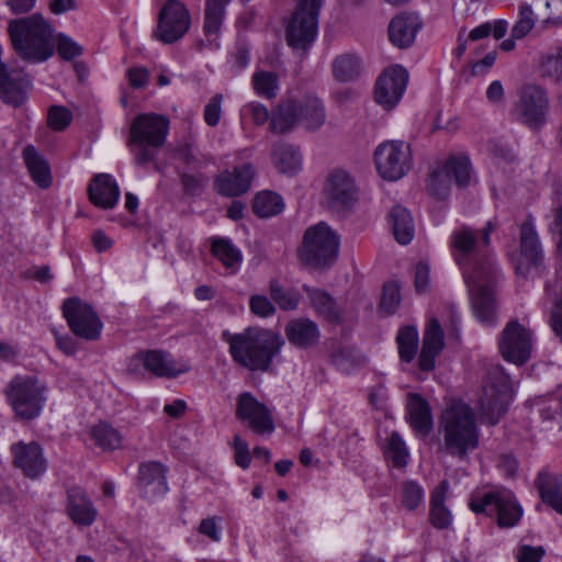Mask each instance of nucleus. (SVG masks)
I'll return each instance as SVG.
<instances>
[{
	"mask_svg": "<svg viewBox=\"0 0 562 562\" xmlns=\"http://www.w3.org/2000/svg\"><path fill=\"white\" fill-rule=\"evenodd\" d=\"M438 431L441 436L439 451L460 461L468 460L479 447L480 429L474 409L461 400L451 401L442 411Z\"/></svg>",
	"mask_w": 562,
	"mask_h": 562,
	"instance_id": "obj_2",
	"label": "nucleus"
},
{
	"mask_svg": "<svg viewBox=\"0 0 562 562\" xmlns=\"http://www.w3.org/2000/svg\"><path fill=\"white\" fill-rule=\"evenodd\" d=\"M449 483L447 480L441 481L430 494V524L437 529H446L452 522V515L445 505Z\"/></svg>",
	"mask_w": 562,
	"mask_h": 562,
	"instance_id": "obj_35",
	"label": "nucleus"
},
{
	"mask_svg": "<svg viewBox=\"0 0 562 562\" xmlns=\"http://www.w3.org/2000/svg\"><path fill=\"white\" fill-rule=\"evenodd\" d=\"M536 486L542 502L562 515V476L540 472L536 480Z\"/></svg>",
	"mask_w": 562,
	"mask_h": 562,
	"instance_id": "obj_37",
	"label": "nucleus"
},
{
	"mask_svg": "<svg viewBox=\"0 0 562 562\" xmlns=\"http://www.w3.org/2000/svg\"><path fill=\"white\" fill-rule=\"evenodd\" d=\"M56 49L59 56L65 60L74 59L82 53V47L65 34L58 35Z\"/></svg>",
	"mask_w": 562,
	"mask_h": 562,
	"instance_id": "obj_55",
	"label": "nucleus"
},
{
	"mask_svg": "<svg viewBox=\"0 0 562 562\" xmlns=\"http://www.w3.org/2000/svg\"><path fill=\"white\" fill-rule=\"evenodd\" d=\"M398 355L401 360L411 362L418 348V331L413 326H405L400 329L396 337Z\"/></svg>",
	"mask_w": 562,
	"mask_h": 562,
	"instance_id": "obj_44",
	"label": "nucleus"
},
{
	"mask_svg": "<svg viewBox=\"0 0 562 562\" xmlns=\"http://www.w3.org/2000/svg\"><path fill=\"white\" fill-rule=\"evenodd\" d=\"M424 490L416 482L404 483L402 491V503L408 510H414L424 503Z\"/></svg>",
	"mask_w": 562,
	"mask_h": 562,
	"instance_id": "obj_51",
	"label": "nucleus"
},
{
	"mask_svg": "<svg viewBox=\"0 0 562 562\" xmlns=\"http://www.w3.org/2000/svg\"><path fill=\"white\" fill-rule=\"evenodd\" d=\"M408 82V72L400 65L386 68L378 78L374 100L386 110L393 109L401 100Z\"/></svg>",
	"mask_w": 562,
	"mask_h": 562,
	"instance_id": "obj_19",
	"label": "nucleus"
},
{
	"mask_svg": "<svg viewBox=\"0 0 562 562\" xmlns=\"http://www.w3.org/2000/svg\"><path fill=\"white\" fill-rule=\"evenodd\" d=\"M236 417L258 435H271L274 430L270 409L249 392L238 395Z\"/></svg>",
	"mask_w": 562,
	"mask_h": 562,
	"instance_id": "obj_18",
	"label": "nucleus"
},
{
	"mask_svg": "<svg viewBox=\"0 0 562 562\" xmlns=\"http://www.w3.org/2000/svg\"><path fill=\"white\" fill-rule=\"evenodd\" d=\"M300 108V124L306 131H318L325 123L326 110L323 101L315 95H306L297 100Z\"/></svg>",
	"mask_w": 562,
	"mask_h": 562,
	"instance_id": "obj_36",
	"label": "nucleus"
},
{
	"mask_svg": "<svg viewBox=\"0 0 562 562\" xmlns=\"http://www.w3.org/2000/svg\"><path fill=\"white\" fill-rule=\"evenodd\" d=\"M284 203L282 198L270 191L258 193L252 210L260 217H271L282 212Z\"/></svg>",
	"mask_w": 562,
	"mask_h": 562,
	"instance_id": "obj_43",
	"label": "nucleus"
},
{
	"mask_svg": "<svg viewBox=\"0 0 562 562\" xmlns=\"http://www.w3.org/2000/svg\"><path fill=\"white\" fill-rule=\"evenodd\" d=\"M231 0H205L203 33L209 45L218 48L217 38Z\"/></svg>",
	"mask_w": 562,
	"mask_h": 562,
	"instance_id": "obj_29",
	"label": "nucleus"
},
{
	"mask_svg": "<svg viewBox=\"0 0 562 562\" xmlns=\"http://www.w3.org/2000/svg\"><path fill=\"white\" fill-rule=\"evenodd\" d=\"M331 70L337 81L349 82L359 77L361 64L357 56L352 54H341L333 60Z\"/></svg>",
	"mask_w": 562,
	"mask_h": 562,
	"instance_id": "obj_42",
	"label": "nucleus"
},
{
	"mask_svg": "<svg viewBox=\"0 0 562 562\" xmlns=\"http://www.w3.org/2000/svg\"><path fill=\"white\" fill-rule=\"evenodd\" d=\"M142 369L160 378H175L187 370L178 368L171 355L161 350L138 352L132 357L127 364L128 372L140 374Z\"/></svg>",
	"mask_w": 562,
	"mask_h": 562,
	"instance_id": "obj_20",
	"label": "nucleus"
},
{
	"mask_svg": "<svg viewBox=\"0 0 562 562\" xmlns=\"http://www.w3.org/2000/svg\"><path fill=\"white\" fill-rule=\"evenodd\" d=\"M443 346V331L441 325L436 318H432L426 326L423 347L418 359L419 368L423 371H431L435 368L436 358L442 350Z\"/></svg>",
	"mask_w": 562,
	"mask_h": 562,
	"instance_id": "obj_28",
	"label": "nucleus"
},
{
	"mask_svg": "<svg viewBox=\"0 0 562 562\" xmlns=\"http://www.w3.org/2000/svg\"><path fill=\"white\" fill-rule=\"evenodd\" d=\"M415 289L417 292H425L429 286V267L426 262H418L415 266Z\"/></svg>",
	"mask_w": 562,
	"mask_h": 562,
	"instance_id": "obj_61",
	"label": "nucleus"
},
{
	"mask_svg": "<svg viewBox=\"0 0 562 562\" xmlns=\"http://www.w3.org/2000/svg\"><path fill=\"white\" fill-rule=\"evenodd\" d=\"M536 15L529 3L519 4L518 19L512 29L514 38L525 37L535 26Z\"/></svg>",
	"mask_w": 562,
	"mask_h": 562,
	"instance_id": "obj_49",
	"label": "nucleus"
},
{
	"mask_svg": "<svg viewBox=\"0 0 562 562\" xmlns=\"http://www.w3.org/2000/svg\"><path fill=\"white\" fill-rule=\"evenodd\" d=\"M13 465L29 479H38L47 470L43 448L35 441H19L11 446Z\"/></svg>",
	"mask_w": 562,
	"mask_h": 562,
	"instance_id": "obj_21",
	"label": "nucleus"
},
{
	"mask_svg": "<svg viewBox=\"0 0 562 562\" xmlns=\"http://www.w3.org/2000/svg\"><path fill=\"white\" fill-rule=\"evenodd\" d=\"M168 468L157 461L143 462L138 467L137 488L142 497L156 501L164 497L168 491Z\"/></svg>",
	"mask_w": 562,
	"mask_h": 562,
	"instance_id": "obj_22",
	"label": "nucleus"
},
{
	"mask_svg": "<svg viewBox=\"0 0 562 562\" xmlns=\"http://www.w3.org/2000/svg\"><path fill=\"white\" fill-rule=\"evenodd\" d=\"M191 25L186 5L178 0H168L159 11L158 25L154 35L165 44H171L184 36Z\"/></svg>",
	"mask_w": 562,
	"mask_h": 562,
	"instance_id": "obj_16",
	"label": "nucleus"
},
{
	"mask_svg": "<svg viewBox=\"0 0 562 562\" xmlns=\"http://www.w3.org/2000/svg\"><path fill=\"white\" fill-rule=\"evenodd\" d=\"M22 157L35 184L42 189L48 188L52 184V172L43 155L33 145H27L22 151Z\"/></svg>",
	"mask_w": 562,
	"mask_h": 562,
	"instance_id": "obj_34",
	"label": "nucleus"
},
{
	"mask_svg": "<svg viewBox=\"0 0 562 562\" xmlns=\"http://www.w3.org/2000/svg\"><path fill=\"white\" fill-rule=\"evenodd\" d=\"M72 115L71 112L60 105H54L49 109L48 112V125L55 131L65 130L71 122Z\"/></svg>",
	"mask_w": 562,
	"mask_h": 562,
	"instance_id": "obj_54",
	"label": "nucleus"
},
{
	"mask_svg": "<svg viewBox=\"0 0 562 562\" xmlns=\"http://www.w3.org/2000/svg\"><path fill=\"white\" fill-rule=\"evenodd\" d=\"M66 513L75 525L82 527L91 526L98 516V509L92 499L79 486L67 490Z\"/></svg>",
	"mask_w": 562,
	"mask_h": 562,
	"instance_id": "obj_24",
	"label": "nucleus"
},
{
	"mask_svg": "<svg viewBox=\"0 0 562 562\" xmlns=\"http://www.w3.org/2000/svg\"><path fill=\"white\" fill-rule=\"evenodd\" d=\"M385 457L395 468H403L407 463L408 451L405 442L397 432H392L385 447Z\"/></svg>",
	"mask_w": 562,
	"mask_h": 562,
	"instance_id": "obj_48",
	"label": "nucleus"
},
{
	"mask_svg": "<svg viewBox=\"0 0 562 562\" xmlns=\"http://www.w3.org/2000/svg\"><path fill=\"white\" fill-rule=\"evenodd\" d=\"M334 362L340 371L350 374L362 363V359L356 356L351 349L342 348L334 357Z\"/></svg>",
	"mask_w": 562,
	"mask_h": 562,
	"instance_id": "obj_53",
	"label": "nucleus"
},
{
	"mask_svg": "<svg viewBox=\"0 0 562 562\" xmlns=\"http://www.w3.org/2000/svg\"><path fill=\"white\" fill-rule=\"evenodd\" d=\"M222 339L229 345L232 359L250 371H267L284 345L280 335L260 327H248L234 335L225 330Z\"/></svg>",
	"mask_w": 562,
	"mask_h": 562,
	"instance_id": "obj_3",
	"label": "nucleus"
},
{
	"mask_svg": "<svg viewBox=\"0 0 562 562\" xmlns=\"http://www.w3.org/2000/svg\"><path fill=\"white\" fill-rule=\"evenodd\" d=\"M303 290L307 294L310 302L316 313L329 322L340 321V311L337 307L334 299L319 289H314L308 285H303Z\"/></svg>",
	"mask_w": 562,
	"mask_h": 562,
	"instance_id": "obj_40",
	"label": "nucleus"
},
{
	"mask_svg": "<svg viewBox=\"0 0 562 562\" xmlns=\"http://www.w3.org/2000/svg\"><path fill=\"white\" fill-rule=\"evenodd\" d=\"M374 161L376 170L383 179L396 181L411 169V148L401 140L383 142L375 148Z\"/></svg>",
	"mask_w": 562,
	"mask_h": 562,
	"instance_id": "obj_14",
	"label": "nucleus"
},
{
	"mask_svg": "<svg viewBox=\"0 0 562 562\" xmlns=\"http://www.w3.org/2000/svg\"><path fill=\"white\" fill-rule=\"evenodd\" d=\"M422 29V22L416 14L402 13L394 16L389 24V37L398 48H407L413 45L417 32Z\"/></svg>",
	"mask_w": 562,
	"mask_h": 562,
	"instance_id": "obj_27",
	"label": "nucleus"
},
{
	"mask_svg": "<svg viewBox=\"0 0 562 562\" xmlns=\"http://www.w3.org/2000/svg\"><path fill=\"white\" fill-rule=\"evenodd\" d=\"M387 222L398 244L407 245L413 240L415 223L409 210L402 205L393 206L389 212Z\"/></svg>",
	"mask_w": 562,
	"mask_h": 562,
	"instance_id": "obj_33",
	"label": "nucleus"
},
{
	"mask_svg": "<svg viewBox=\"0 0 562 562\" xmlns=\"http://www.w3.org/2000/svg\"><path fill=\"white\" fill-rule=\"evenodd\" d=\"M338 248L339 236L325 222H319L305 231L300 256L306 263L324 268L334 263Z\"/></svg>",
	"mask_w": 562,
	"mask_h": 562,
	"instance_id": "obj_7",
	"label": "nucleus"
},
{
	"mask_svg": "<svg viewBox=\"0 0 562 562\" xmlns=\"http://www.w3.org/2000/svg\"><path fill=\"white\" fill-rule=\"evenodd\" d=\"M200 533L209 537L212 541L217 542L221 539V532L217 527V518L210 517L205 518L200 522L199 526Z\"/></svg>",
	"mask_w": 562,
	"mask_h": 562,
	"instance_id": "obj_63",
	"label": "nucleus"
},
{
	"mask_svg": "<svg viewBox=\"0 0 562 562\" xmlns=\"http://www.w3.org/2000/svg\"><path fill=\"white\" fill-rule=\"evenodd\" d=\"M272 159L276 168L282 173L293 176L301 169V154L292 145L277 144L272 150Z\"/></svg>",
	"mask_w": 562,
	"mask_h": 562,
	"instance_id": "obj_39",
	"label": "nucleus"
},
{
	"mask_svg": "<svg viewBox=\"0 0 562 562\" xmlns=\"http://www.w3.org/2000/svg\"><path fill=\"white\" fill-rule=\"evenodd\" d=\"M550 325L557 337L562 342V299H554V307L551 313Z\"/></svg>",
	"mask_w": 562,
	"mask_h": 562,
	"instance_id": "obj_64",
	"label": "nucleus"
},
{
	"mask_svg": "<svg viewBox=\"0 0 562 562\" xmlns=\"http://www.w3.org/2000/svg\"><path fill=\"white\" fill-rule=\"evenodd\" d=\"M288 340L300 348H310L319 340V329L315 322L308 318H294L285 326Z\"/></svg>",
	"mask_w": 562,
	"mask_h": 562,
	"instance_id": "obj_30",
	"label": "nucleus"
},
{
	"mask_svg": "<svg viewBox=\"0 0 562 562\" xmlns=\"http://www.w3.org/2000/svg\"><path fill=\"white\" fill-rule=\"evenodd\" d=\"M472 167L469 157L451 155L440 169L431 172L427 187L431 195L443 200L449 195L452 181L459 188H465L470 183Z\"/></svg>",
	"mask_w": 562,
	"mask_h": 562,
	"instance_id": "obj_12",
	"label": "nucleus"
},
{
	"mask_svg": "<svg viewBox=\"0 0 562 562\" xmlns=\"http://www.w3.org/2000/svg\"><path fill=\"white\" fill-rule=\"evenodd\" d=\"M90 201L98 207L113 209L120 198V188L115 179L109 173L95 175L88 186Z\"/></svg>",
	"mask_w": 562,
	"mask_h": 562,
	"instance_id": "obj_25",
	"label": "nucleus"
},
{
	"mask_svg": "<svg viewBox=\"0 0 562 562\" xmlns=\"http://www.w3.org/2000/svg\"><path fill=\"white\" fill-rule=\"evenodd\" d=\"M63 315L71 331L83 339L100 337L103 324L91 305L79 297H69L63 303Z\"/></svg>",
	"mask_w": 562,
	"mask_h": 562,
	"instance_id": "obj_15",
	"label": "nucleus"
},
{
	"mask_svg": "<svg viewBox=\"0 0 562 562\" xmlns=\"http://www.w3.org/2000/svg\"><path fill=\"white\" fill-rule=\"evenodd\" d=\"M8 32L14 52L24 61L40 64L55 53L53 27L38 14L11 20Z\"/></svg>",
	"mask_w": 562,
	"mask_h": 562,
	"instance_id": "obj_4",
	"label": "nucleus"
},
{
	"mask_svg": "<svg viewBox=\"0 0 562 562\" xmlns=\"http://www.w3.org/2000/svg\"><path fill=\"white\" fill-rule=\"evenodd\" d=\"M235 462L241 469H247L251 462L248 443L239 436L234 438Z\"/></svg>",
	"mask_w": 562,
	"mask_h": 562,
	"instance_id": "obj_59",
	"label": "nucleus"
},
{
	"mask_svg": "<svg viewBox=\"0 0 562 562\" xmlns=\"http://www.w3.org/2000/svg\"><path fill=\"white\" fill-rule=\"evenodd\" d=\"M407 415L413 429L427 436L432 428V415L428 403L418 394L407 396Z\"/></svg>",
	"mask_w": 562,
	"mask_h": 562,
	"instance_id": "obj_32",
	"label": "nucleus"
},
{
	"mask_svg": "<svg viewBox=\"0 0 562 562\" xmlns=\"http://www.w3.org/2000/svg\"><path fill=\"white\" fill-rule=\"evenodd\" d=\"M494 229L488 222L481 232L462 227L451 237L453 257L462 269L472 311L484 326L497 323L493 286L499 273L488 250L490 235Z\"/></svg>",
	"mask_w": 562,
	"mask_h": 562,
	"instance_id": "obj_1",
	"label": "nucleus"
},
{
	"mask_svg": "<svg viewBox=\"0 0 562 562\" xmlns=\"http://www.w3.org/2000/svg\"><path fill=\"white\" fill-rule=\"evenodd\" d=\"M269 292L273 302L283 311H293L299 306L300 294L290 289H284L276 279L269 283Z\"/></svg>",
	"mask_w": 562,
	"mask_h": 562,
	"instance_id": "obj_45",
	"label": "nucleus"
},
{
	"mask_svg": "<svg viewBox=\"0 0 562 562\" xmlns=\"http://www.w3.org/2000/svg\"><path fill=\"white\" fill-rule=\"evenodd\" d=\"M520 252L522 260L533 267L542 261V250L531 220H527L520 228Z\"/></svg>",
	"mask_w": 562,
	"mask_h": 562,
	"instance_id": "obj_38",
	"label": "nucleus"
},
{
	"mask_svg": "<svg viewBox=\"0 0 562 562\" xmlns=\"http://www.w3.org/2000/svg\"><path fill=\"white\" fill-rule=\"evenodd\" d=\"M544 555L542 547L521 546L518 549V562H540Z\"/></svg>",
	"mask_w": 562,
	"mask_h": 562,
	"instance_id": "obj_62",
	"label": "nucleus"
},
{
	"mask_svg": "<svg viewBox=\"0 0 562 562\" xmlns=\"http://www.w3.org/2000/svg\"><path fill=\"white\" fill-rule=\"evenodd\" d=\"M401 302L400 285L396 282H387L383 286L381 308L387 314H393Z\"/></svg>",
	"mask_w": 562,
	"mask_h": 562,
	"instance_id": "obj_52",
	"label": "nucleus"
},
{
	"mask_svg": "<svg viewBox=\"0 0 562 562\" xmlns=\"http://www.w3.org/2000/svg\"><path fill=\"white\" fill-rule=\"evenodd\" d=\"M252 85L260 97L272 99L279 89L278 77L271 71H257L252 76Z\"/></svg>",
	"mask_w": 562,
	"mask_h": 562,
	"instance_id": "obj_47",
	"label": "nucleus"
},
{
	"mask_svg": "<svg viewBox=\"0 0 562 562\" xmlns=\"http://www.w3.org/2000/svg\"><path fill=\"white\" fill-rule=\"evenodd\" d=\"M243 115H249L255 124L262 125L269 119L268 109L258 102H249L241 110Z\"/></svg>",
	"mask_w": 562,
	"mask_h": 562,
	"instance_id": "obj_58",
	"label": "nucleus"
},
{
	"mask_svg": "<svg viewBox=\"0 0 562 562\" xmlns=\"http://www.w3.org/2000/svg\"><path fill=\"white\" fill-rule=\"evenodd\" d=\"M170 122L167 116L156 113L138 114L131 124L128 145L137 165L156 159L165 143Z\"/></svg>",
	"mask_w": 562,
	"mask_h": 562,
	"instance_id": "obj_5",
	"label": "nucleus"
},
{
	"mask_svg": "<svg viewBox=\"0 0 562 562\" xmlns=\"http://www.w3.org/2000/svg\"><path fill=\"white\" fill-rule=\"evenodd\" d=\"M322 194L330 210L340 212L351 209L357 203L359 188L349 171L336 168L326 176Z\"/></svg>",
	"mask_w": 562,
	"mask_h": 562,
	"instance_id": "obj_13",
	"label": "nucleus"
},
{
	"mask_svg": "<svg viewBox=\"0 0 562 562\" xmlns=\"http://www.w3.org/2000/svg\"><path fill=\"white\" fill-rule=\"evenodd\" d=\"M513 397L509 376L498 366H491L483 380L477 398V412L482 423L496 425L507 412Z\"/></svg>",
	"mask_w": 562,
	"mask_h": 562,
	"instance_id": "obj_6",
	"label": "nucleus"
},
{
	"mask_svg": "<svg viewBox=\"0 0 562 562\" xmlns=\"http://www.w3.org/2000/svg\"><path fill=\"white\" fill-rule=\"evenodd\" d=\"M249 308L256 316L267 318L276 313L273 303L265 295L255 294L249 299Z\"/></svg>",
	"mask_w": 562,
	"mask_h": 562,
	"instance_id": "obj_56",
	"label": "nucleus"
},
{
	"mask_svg": "<svg viewBox=\"0 0 562 562\" xmlns=\"http://www.w3.org/2000/svg\"><path fill=\"white\" fill-rule=\"evenodd\" d=\"M30 80L22 70L9 69L0 64V100L13 106L21 105L26 100Z\"/></svg>",
	"mask_w": 562,
	"mask_h": 562,
	"instance_id": "obj_23",
	"label": "nucleus"
},
{
	"mask_svg": "<svg viewBox=\"0 0 562 562\" xmlns=\"http://www.w3.org/2000/svg\"><path fill=\"white\" fill-rule=\"evenodd\" d=\"M550 101L547 91L538 85H524L513 104L510 115L514 121L532 131H539L547 123Z\"/></svg>",
	"mask_w": 562,
	"mask_h": 562,
	"instance_id": "obj_8",
	"label": "nucleus"
},
{
	"mask_svg": "<svg viewBox=\"0 0 562 562\" xmlns=\"http://www.w3.org/2000/svg\"><path fill=\"white\" fill-rule=\"evenodd\" d=\"M300 108L297 100L289 99L280 102L270 116V131L276 134L291 132L300 124Z\"/></svg>",
	"mask_w": 562,
	"mask_h": 562,
	"instance_id": "obj_31",
	"label": "nucleus"
},
{
	"mask_svg": "<svg viewBox=\"0 0 562 562\" xmlns=\"http://www.w3.org/2000/svg\"><path fill=\"white\" fill-rule=\"evenodd\" d=\"M252 176V167L245 164L235 167L233 171L226 170L220 173L215 179V187L223 195L237 196L250 188Z\"/></svg>",
	"mask_w": 562,
	"mask_h": 562,
	"instance_id": "obj_26",
	"label": "nucleus"
},
{
	"mask_svg": "<svg viewBox=\"0 0 562 562\" xmlns=\"http://www.w3.org/2000/svg\"><path fill=\"white\" fill-rule=\"evenodd\" d=\"M45 391L44 383L36 376L16 375L7 387V397L20 418L33 419L42 411Z\"/></svg>",
	"mask_w": 562,
	"mask_h": 562,
	"instance_id": "obj_9",
	"label": "nucleus"
},
{
	"mask_svg": "<svg viewBox=\"0 0 562 562\" xmlns=\"http://www.w3.org/2000/svg\"><path fill=\"white\" fill-rule=\"evenodd\" d=\"M91 436L100 448L103 450H114L121 447L122 436L111 425L99 423L91 430Z\"/></svg>",
	"mask_w": 562,
	"mask_h": 562,
	"instance_id": "obj_46",
	"label": "nucleus"
},
{
	"mask_svg": "<svg viewBox=\"0 0 562 562\" xmlns=\"http://www.w3.org/2000/svg\"><path fill=\"white\" fill-rule=\"evenodd\" d=\"M322 4L323 0H297L285 31L291 47L306 49L315 41Z\"/></svg>",
	"mask_w": 562,
	"mask_h": 562,
	"instance_id": "obj_10",
	"label": "nucleus"
},
{
	"mask_svg": "<svg viewBox=\"0 0 562 562\" xmlns=\"http://www.w3.org/2000/svg\"><path fill=\"white\" fill-rule=\"evenodd\" d=\"M211 251L227 269L236 272L241 262L240 250L227 238H214Z\"/></svg>",
	"mask_w": 562,
	"mask_h": 562,
	"instance_id": "obj_41",
	"label": "nucleus"
},
{
	"mask_svg": "<svg viewBox=\"0 0 562 562\" xmlns=\"http://www.w3.org/2000/svg\"><path fill=\"white\" fill-rule=\"evenodd\" d=\"M540 414L544 420L557 422L562 428V395L548 400L540 409Z\"/></svg>",
	"mask_w": 562,
	"mask_h": 562,
	"instance_id": "obj_57",
	"label": "nucleus"
},
{
	"mask_svg": "<svg viewBox=\"0 0 562 562\" xmlns=\"http://www.w3.org/2000/svg\"><path fill=\"white\" fill-rule=\"evenodd\" d=\"M221 103L222 95L215 94L205 105L204 120L207 125L215 126L218 124L221 119Z\"/></svg>",
	"mask_w": 562,
	"mask_h": 562,
	"instance_id": "obj_60",
	"label": "nucleus"
},
{
	"mask_svg": "<svg viewBox=\"0 0 562 562\" xmlns=\"http://www.w3.org/2000/svg\"><path fill=\"white\" fill-rule=\"evenodd\" d=\"M470 508L476 514L496 516L501 527L515 526L522 514V509L517 504L513 493L506 490L488 492L481 496L472 497Z\"/></svg>",
	"mask_w": 562,
	"mask_h": 562,
	"instance_id": "obj_11",
	"label": "nucleus"
},
{
	"mask_svg": "<svg viewBox=\"0 0 562 562\" xmlns=\"http://www.w3.org/2000/svg\"><path fill=\"white\" fill-rule=\"evenodd\" d=\"M541 71L544 76L551 77L557 81L562 80V46L557 47L543 57Z\"/></svg>",
	"mask_w": 562,
	"mask_h": 562,
	"instance_id": "obj_50",
	"label": "nucleus"
},
{
	"mask_svg": "<svg viewBox=\"0 0 562 562\" xmlns=\"http://www.w3.org/2000/svg\"><path fill=\"white\" fill-rule=\"evenodd\" d=\"M498 348L503 358L517 366L526 363L532 351V334L518 321L506 324L498 338Z\"/></svg>",
	"mask_w": 562,
	"mask_h": 562,
	"instance_id": "obj_17",
	"label": "nucleus"
}]
</instances>
